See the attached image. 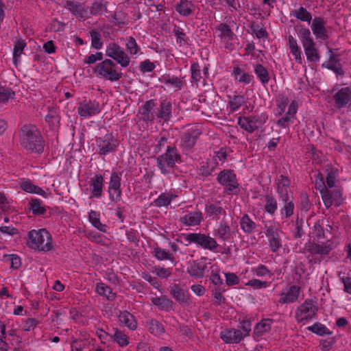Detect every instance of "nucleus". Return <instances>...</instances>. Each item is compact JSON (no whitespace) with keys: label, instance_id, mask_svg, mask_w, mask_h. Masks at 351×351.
Instances as JSON below:
<instances>
[{"label":"nucleus","instance_id":"nucleus-1","mask_svg":"<svg viewBox=\"0 0 351 351\" xmlns=\"http://www.w3.org/2000/svg\"><path fill=\"white\" fill-rule=\"evenodd\" d=\"M21 147L31 154H41L44 152L45 141L40 130L31 123L23 125L19 130Z\"/></svg>","mask_w":351,"mask_h":351},{"label":"nucleus","instance_id":"nucleus-2","mask_svg":"<svg viewBox=\"0 0 351 351\" xmlns=\"http://www.w3.org/2000/svg\"><path fill=\"white\" fill-rule=\"evenodd\" d=\"M27 245L40 252H49L53 249L51 234L45 228L32 230L27 234Z\"/></svg>","mask_w":351,"mask_h":351},{"label":"nucleus","instance_id":"nucleus-3","mask_svg":"<svg viewBox=\"0 0 351 351\" xmlns=\"http://www.w3.org/2000/svg\"><path fill=\"white\" fill-rule=\"evenodd\" d=\"M182 156L176 146H167L166 152L156 158L157 166L161 173H169V168H174L176 163H181Z\"/></svg>","mask_w":351,"mask_h":351},{"label":"nucleus","instance_id":"nucleus-4","mask_svg":"<svg viewBox=\"0 0 351 351\" xmlns=\"http://www.w3.org/2000/svg\"><path fill=\"white\" fill-rule=\"evenodd\" d=\"M299 35L308 61L317 62L320 59L318 49L316 48V43L314 41L310 29L306 27H302L299 30Z\"/></svg>","mask_w":351,"mask_h":351},{"label":"nucleus","instance_id":"nucleus-5","mask_svg":"<svg viewBox=\"0 0 351 351\" xmlns=\"http://www.w3.org/2000/svg\"><path fill=\"white\" fill-rule=\"evenodd\" d=\"M95 71L104 79L110 82L119 81L123 76V73L118 68L117 63L111 59H106L99 63Z\"/></svg>","mask_w":351,"mask_h":351},{"label":"nucleus","instance_id":"nucleus-6","mask_svg":"<svg viewBox=\"0 0 351 351\" xmlns=\"http://www.w3.org/2000/svg\"><path fill=\"white\" fill-rule=\"evenodd\" d=\"M267 119L268 116L266 113L240 116L238 117L237 123L241 129L252 134L261 128L266 123Z\"/></svg>","mask_w":351,"mask_h":351},{"label":"nucleus","instance_id":"nucleus-7","mask_svg":"<svg viewBox=\"0 0 351 351\" xmlns=\"http://www.w3.org/2000/svg\"><path fill=\"white\" fill-rule=\"evenodd\" d=\"M217 182L224 187V193L227 195L237 193L240 184L237 175L232 169H223L221 171L217 177Z\"/></svg>","mask_w":351,"mask_h":351},{"label":"nucleus","instance_id":"nucleus-8","mask_svg":"<svg viewBox=\"0 0 351 351\" xmlns=\"http://www.w3.org/2000/svg\"><path fill=\"white\" fill-rule=\"evenodd\" d=\"M318 310V306L315 304L312 299H306L297 307L295 319L298 323L310 321L316 317Z\"/></svg>","mask_w":351,"mask_h":351},{"label":"nucleus","instance_id":"nucleus-9","mask_svg":"<svg viewBox=\"0 0 351 351\" xmlns=\"http://www.w3.org/2000/svg\"><path fill=\"white\" fill-rule=\"evenodd\" d=\"M119 141L112 133H107L103 137L96 138L97 154L105 156L117 151L119 146Z\"/></svg>","mask_w":351,"mask_h":351},{"label":"nucleus","instance_id":"nucleus-10","mask_svg":"<svg viewBox=\"0 0 351 351\" xmlns=\"http://www.w3.org/2000/svg\"><path fill=\"white\" fill-rule=\"evenodd\" d=\"M106 55L122 67H127L130 63L128 54L116 43H110L107 45Z\"/></svg>","mask_w":351,"mask_h":351},{"label":"nucleus","instance_id":"nucleus-11","mask_svg":"<svg viewBox=\"0 0 351 351\" xmlns=\"http://www.w3.org/2000/svg\"><path fill=\"white\" fill-rule=\"evenodd\" d=\"M185 240L188 241L189 243H195L196 245L210 251H215L218 247V244L216 240L205 234L189 233L185 236Z\"/></svg>","mask_w":351,"mask_h":351},{"label":"nucleus","instance_id":"nucleus-12","mask_svg":"<svg viewBox=\"0 0 351 351\" xmlns=\"http://www.w3.org/2000/svg\"><path fill=\"white\" fill-rule=\"evenodd\" d=\"M101 111V106L96 100H83L80 101L77 107V113L82 118L93 117Z\"/></svg>","mask_w":351,"mask_h":351},{"label":"nucleus","instance_id":"nucleus-13","mask_svg":"<svg viewBox=\"0 0 351 351\" xmlns=\"http://www.w3.org/2000/svg\"><path fill=\"white\" fill-rule=\"evenodd\" d=\"M121 178L117 172H112L108 189L109 199L112 202L117 203L121 199Z\"/></svg>","mask_w":351,"mask_h":351},{"label":"nucleus","instance_id":"nucleus-14","mask_svg":"<svg viewBox=\"0 0 351 351\" xmlns=\"http://www.w3.org/2000/svg\"><path fill=\"white\" fill-rule=\"evenodd\" d=\"M202 132L199 130H188L180 138V147L185 153L189 152L194 147L196 141Z\"/></svg>","mask_w":351,"mask_h":351},{"label":"nucleus","instance_id":"nucleus-15","mask_svg":"<svg viewBox=\"0 0 351 351\" xmlns=\"http://www.w3.org/2000/svg\"><path fill=\"white\" fill-rule=\"evenodd\" d=\"M329 52L330 54L328 60L324 62L322 66L332 71L337 75L343 76L345 71L340 63V54L333 53L331 49H329Z\"/></svg>","mask_w":351,"mask_h":351},{"label":"nucleus","instance_id":"nucleus-16","mask_svg":"<svg viewBox=\"0 0 351 351\" xmlns=\"http://www.w3.org/2000/svg\"><path fill=\"white\" fill-rule=\"evenodd\" d=\"M265 235L268 238L269 246L273 252H276L282 247L279 230L273 226H265Z\"/></svg>","mask_w":351,"mask_h":351},{"label":"nucleus","instance_id":"nucleus-17","mask_svg":"<svg viewBox=\"0 0 351 351\" xmlns=\"http://www.w3.org/2000/svg\"><path fill=\"white\" fill-rule=\"evenodd\" d=\"M326 24V21L323 17L315 16L313 19L311 29L317 39L326 40L328 38Z\"/></svg>","mask_w":351,"mask_h":351},{"label":"nucleus","instance_id":"nucleus-18","mask_svg":"<svg viewBox=\"0 0 351 351\" xmlns=\"http://www.w3.org/2000/svg\"><path fill=\"white\" fill-rule=\"evenodd\" d=\"M169 291L172 297L180 304H187L190 301V294L180 284L169 286Z\"/></svg>","mask_w":351,"mask_h":351},{"label":"nucleus","instance_id":"nucleus-19","mask_svg":"<svg viewBox=\"0 0 351 351\" xmlns=\"http://www.w3.org/2000/svg\"><path fill=\"white\" fill-rule=\"evenodd\" d=\"M221 339L226 343H239L245 337L239 329L226 328L220 332Z\"/></svg>","mask_w":351,"mask_h":351},{"label":"nucleus","instance_id":"nucleus-20","mask_svg":"<svg viewBox=\"0 0 351 351\" xmlns=\"http://www.w3.org/2000/svg\"><path fill=\"white\" fill-rule=\"evenodd\" d=\"M332 248V245L329 244L328 242L323 243L322 245L315 242H308L305 244L304 247V249L308 252L311 253V256L315 254L322 256L328 255Z\"/></svg>","mask_w":351,"mask_h":351},{"label":"nucleus","instance_id":"nucleus-21","mask_svg":"<svg viewBox=\"0 0 351 351\" xmlns=\"http://www.w3.org/2000/svg\"><path fill=\"white\" fill-rule=\"evenodd\" d=\"M104 179L101 174H95L89 180V186L91 191L90 198H100L103 195Z\"/></svg>","mask_w":351,"mask_h":351},{"label":"nucleus","instance_id":"nucleus-22","mask_svg":"<svg viewBox=\"0 0 351 351\" xmlns=\"http://www.w3.org/2000/svg\"><path fill=\"white\" fill-rule=\"evenodd\" d=\"M333 99L338 109L344 108L351 101V88H341L333 95Z\"/></svg>","mask_w":351,"mask_h":351},{"label":"nucleus","instance_id":"nucleus-23","mask_svg":"<svg viewBox=\"0 0 351 351\" xmlns=\"http://www.w3.org/2000/svg\"><path fill=\"white\" fill-rule=\"evenodd\" d=\"M300 293V287L296 285H291L287 292H282L279 299V303H293L298 300Z\"/></svg>","mask_w":351,"mask_h":351},{"label":"nucleus","instance_id":"nucleus-24","mask_svg":"<svg viewBox=\"0 0 351 351\" xmlns=\"http://www.w3.org/2000/svg\"><path fill=\"white\" fill-rule=\"evenodd\" d=\"M176 11L182 16L187 17L192 15L195 9V3L190 0H180L175 6Z\"/></svg>","mask_w":351,"mask_h":351},{"label":"nucleus","instance_id":"nucleus-25","mask_svg":"<svg viewBox=\"0 0 351 351\" xmlns=\"http://www.w3.org/2000/svg\"><path fill=\"white\" fill-rule=\"evenodd\" d=\"M214 235L222 241H230L233 239V232L230 226L226 221H221L218 228L214 230Z\"/></svg>","mask_w":351,"mask_h":351},{"label":"nucleus","instance_id":"nucleus-26","mask_svg":"<svg viewBox=\"0 0 351 351\" xmlns=\"http://www.w3.org/2000/svg\"><path fill=\"white\" fill-rule=\"evenodd\" d=\"M291 184L290 179L284 175H281L280 178L278 179L276 182L277 185V193L279 195L280 199L285 198L292 195L289 194V186Z\"/></svg>","mask_w":351,"mask_h":351},{"label":"nucleus","instance_id":"nucleus-27","mask_svg":"<svg viewBox=\"0 0 351 351\" xmlns=\"http://www.w3.org/2000/svg\"><path fill=\"white\" fill-rule=\"evenodd\" d=\"M206 268L207 266L205 263L193 261L190 263L187 268V272L192 277L202 278L204 275Z\"/></svg>","mask_w":351,"mask_h":351},{"label":"nucleus","instance_id":"nucleus-28","mask_svg":"<svg viewBox=\"0 0 351 351\" xmlns=\"http://www.w3.org/2000/svg\"><path fill=\"white\" fill-rule=\"evenodd\" d=\"M202 220V213L200 211L191 212L179 219L180 222L187 226L199 225Z\"/></svg>","mask_w":351,"mask_h":351},{"label":"nucleus","instance_id":"nucleus-29","mask_svg":"<svg viewBox=\"0 0 351 351\" xmlns=\"http://www.w3.org/2000/svg\"><path fill=\"white\" fill-rule=\"evenodd\" d=\"M64 8L69 10L73 14L83 17L85 12L84 5L74 0H65Z\"/></svg>","mask_w":351,"mask_h":351},{"label":"nucleus","instance_id":"nucleus-30","mask_svg":"<svg viewBox=\"0 0 351 351\" xmlns=\"http://www.w3.org/2000/svg\"><path fill=\"white\" fill-rule=\"evenodd\" d=\"M171 108L172 105L169 101L164 99L160 102V110L157 114V117L165 122H167L171 117Z\"/></svg>","mask_w":351,"mask_h":351},{"label":"nucleus","instance_id":"nucleus-31","mask_svg":"<svg viewBox=\"0 0 351 351\" xmlns=\"http://www.w3.org/2000/svg\"><path fill=\"white\" fill-rule=\"evenodd\" d=\"M95 291L99 295L106 297L109 301H113L117 298V294L112 291L110 287L104 282L97 283Z\"/></svg>","mask_w":351,"mask_h":351},{"label":"nucleus","instance_id":"nucleus-32","mask_svg":"<svg viewBox=\"0 0 351 351\" xmlns=\"http://www.w3.org/2000/svg\"><path fill=\"white\" fill-rule=\"evenodd\" d=\"M119 320L122 324L131 330H134L137 327L134 317L127 311L120 312Z\"/></svg>","mask_w":351,"mask_h":351},{"label":"nucleus","instance_id":"nucleus-33","mask_svg":"<svg viewBox=\"0 0 351 351\" xmlns=\"http://www.w3.org/2000/svg\"><path fill=\"white\" fill-rule=\"evenodd\" d=\"M152 302L160 309L166 311H169L172 309L173 305V302L171 299L168 298L166 295L153 298L152 299Z\"/></svg>","mask_w":351,"mask_h":351},{"label":"nucleus","instance_id":"nucleus-34","mask_svg":"<svg viewBox=\"0 0 351 351\" xmlns=\"http://www.w3.org/2000/svg\"><path fill=\"white\" fill-rule=\"evenodd\" d=\"M21 188L25 192L40 195L44 197H47L46 192L38 186L34 184L30 180H27L21 183Z\"/></svg>","mask_w":351,"mask_h":351},{"label":"nucleus","instance_id":"nucleus-35","mask_svg":"<svg viewBox=\"0 0 351 351\" xmlns=\"http://www.w3.org/2000/svg\"><path fill=\"white\" fill-rule=\"evenodd\" d=\"M239 223L241 229L247 234H250L256 227L255 222L251 219L247 214H244L241 217Z\"/></svg>","mask_w":351,"mask_h":351},{"label":"nucleus","instance_id":"nucleus-36","mask_svg":"<svg viewBox=\"0 0 351 351\" xmlns=\"http://www.w3.org/2000/svg\"><path fill=\"white\" fill-rule=\"evenodd\" d=\"M100 214L95 210H90L88 213V219L90 223L98 230L106 233L107 226L101 223L99 219Z\"/></svg>","mask_w":351,"mask_h":351},{"label":"nucleus","instance_id":"nucleus-37","mask_svg":"<svg viewBox=\"0 0 351 351\" xmlns=\"http://www.w3.org/2000/svg\"><path fill=\"white\" fill-rule=\"evenodd\" d=\"M284 202V206L281 210L282 215L285 216V218H289L294 213L295 205L293 203V197H290L280 199Z\"/></svg>","mask_w":351,"mask_h":351},{"label":"nucleus","instance_id":"nucleus-38","mask_svg":"<svg viewBox=\"0 0 351 351\" xmlns=\"http://www.w3.org/2000/svg\"><path fill=\"white\" fill-rule=\"evenodd\" d=\"M273 323L271 319H263L254 327V333L257 337L262 336L264 333L271 330V325Z\"/></svg>","mask_w":351,"mask_h":351},{"label":"nucleus","instance_id":"nucleus-39","mask_svg":"<svg viewBox=\"0 0 351 351\" xmlns=\"http://www.w3.org/2000/svg\"><path fill=\"white\" fill-rule=\"evenodd\" d=\"M15 91L8 86H0V104H7L10 100L15 99Z\"/></svg>","mask_w":351,"mask_h":351},{"label":"nucleus","instance_id":"nucleus-40","mask_svg":"<svg viewBox=\"0 0 351 351\" xmlns=\"http://www.w3.org/2000/svg\"><path fill=\"white\" fill-rule=\"evenodd\" d=\"M217 29L220 32L219 36L221 38L222 41L228 42L233 39L234 34L227 23H220Z\"/></svg>","mask_w":351,"mask_h":351},{"label":"nucleus","instance_id":"nucleus-41","mask_svg":"<svg viewBox=\"0 0 351 351\" xmlns=\"http://www.w3.org/2000/svg\"><path fill=\"white\" fill-rule=\"evenodd\" d=\"M176 197V195H172L171 193H162L153 202L152 205L158 208L167 206Z\"/></svg>","mask_w":351,"mask_h":351},{"label":"nucleus","instance_id":"nucleus-42","mask_svg":"<svg viewBox=\"0 0 351 351\" xmlns=\"http://www.w3.org/2000/svg\"><path fill=\"white\" fill-rule=\"evenodd\" d=\"M205 211L210 216H214L216 219H218L221 215H226V210L221 206L213 203L206 204Z\"/></svg>","mask_w":351,"mask_h":351},{"label":"nucleus","instance_id":"nucleus-43","mask_svg":"<svg viewBox=\"0 0 351 351\" xmlns=\"http://www.w3.org/2000/svg\"><path fill=\"white\" fill-rule=\"evenodd\" d=\"M320 187H317L322 195V198L325 206L328 208L333 204V198L331 192L327 189L324 182H322Z\"/></svg>","mask_w":351,"mask_h":351},{"label":"nucleus","instance_id":"nucleus-44","mask_svg":"<svg viewBox=\"0 0 351 351\" xmlns=\"http://www.w3.org/2000/svg\"><path fill=\"white\" fill-rule=\"evenodd\" d=\"M43 202L37 198H32L29 202V209L34 215H43L47 212L46 208L42 206Z\"/></svg>","mask_w":351,"mask_h":351},{"label":"nucleus","instance_id":"nucleus-45","mask_svg":"<svg viewBox=\"0 0 351 351\" xmlns=\"http://www.w3.org/2000/svg\"><path fill=\"white\" fill-rule=\"evenodd\" d=\"M160 80L165 84H171L173 87L177 88L178 90H181L184 85V81L180 78L176 76H170L169 75H162Z\"/></svg>","mask_w":351,"mask_h":351},{"label":"nucleus","instance_id":"nucleus-46","mask_svg":"<svg viewBox=\"0 0 351 351\" xmlns=\"http://www.w3.org/2000/svg\"><path fill=\"white\" fill-rule=\"evenodd\" d=\"M254 72L263 84H266L270 80V76L267 69L261 64H256Z\"/></svg>","mask_w":351,"mask_h":351},{"label":"nucleus","instance_id":"nucleus-47","mask_svg":"<svg viewBox=\"0 0 351 351\" xmlns=\"http://www.w3.org/2000/svg\"><path fill=\"white\" fill-rule=\"evenodd\" d=\"M125 41L126 51L130 56H135L140 51L141 48L133 36L126 37Z\"/></svg>","mask_w":351,"mask_h":351},{"label":"nucleus","instance_id":"nucleus-48","mask_svg":"<svg viewBox=\"0 0 351 351\" xmlns=\"http://www.w3.org/2000/svg\"><path fill=\"white\" fill-rule=\"evenodd\" d=\"M307 330L319 336L330 335L332 333L331 330L320 322L314 323L312 326L307 327Z\"/></svg>","mask_w":351,"mask_h":351},{"label":"nucleus","instance_id":"nucleus-49","mask_svg":"<svg viewBox=\"0 0 351 351\" xmlns=\"http://www.w3.org/2000/svg\"><path fill=\"white\" fill-rule=\"evenodd\" d=\"M107 1H104L102 0L95 1L90 8V14L94 16L100 15L103 12L107 11Z\"/></svg>","mask_w":351,"mask_h":351},{"label":"nucleus","instance_id":"nucleus-50","mask_svg":"<svg viewBox=\"0 0 351 351\" xmlns=\"http://www.w3.org/2000/svg\"><path fill=\"white\" fill-rule=\"evenodd\" d=\"M228 106L232 112L237 110L245 102V99L243 95L228 96Z\"/></svg>","mask_w":351,"mask_h":351},{"label":"nucleus","instance_id":"nucleus-51","mask_svg":"<svg viewBox=\"0 0 351 351\" xmlns=\"http://www.w3.org/2000/svg\"><path fill=\"white\" fill-rule=\"evenodd\" d=\"M293 16L297 19L310 23L312 20V15L305 8L300 6L298 10L293 12Z\"/></svg>","mask_w":351,"mask_h":351},{"label":"nucleus","instance_id":"nucleus-52","mask_svg":"<svg viewBox=\"0 0 351 351\" xmlns=\"http://www.w3.org/2000/svg\"><path fill=\"white\" fill-rule=\"evenodd\" d=\"M173 33L176 37V43L180 46L189 45V38L186 36L183 29L179 26H174Z\"/></svg>","mask_w":351,"mask_h":351},{"label":"nucleus","instance_id":"nucleus-53","mask_svg":"<svg viewBox=\"0 0 351 351\" xmlns=\"http://www.w3.org/2000/svg\"><path fill=\"white\" fill-rule=\"evenodd\" d=\"M214 169L215 167L210 161H203L197 169V173L202 177H208L212 174Z\"/></svg>","mask_w":351,"mask_h":351},{"label":"nucleus","instance_id":"nucleus-54","mask_svg":"<svg viewBox=\"0 0 351 351\" xmlns=\"http://www.w3.org/2000/svg\"><path fill=\"white\" fill-rule=\"evenodd\" d=\"M265 210L267 213L274 215L277 210V201L271 195H266L265 197Z\"/></svg>","mask_w":351,"mask_h":351},{"label":"nucleus","instance_id":"nucleus-55","mask_svg":"<svg viewBox=\"0 0 351 351\" xmlns=\"http://www.w3.org/2000/svg\"><path fill=\"white\" fill-rule=\"evenodd\" d=\"M26 46V43L23 39L18 40L14 46L13 50V60L14 64H16L19 60L21 53Z\"/></svg>","mask_w":351,"mask_h":351},{"label":"nucleus","instance_id":"nucleus-56","mask_svg":"<svg viewBox=\"0 0 351 351\" xmlns=\"http://www.w3.org/2000/svg\"><path fill=\"white\" fill-rule=\"evenodd\" d=\"M149 330L156 336L161 335L165 331L163 325L156 319L150 320L149 322Z\"/></svg>","mask_w":351,"mask_h":351},{"label":"nucleus","instance_id":"nucleus-57","mask_svg":"<svg viewBox=\"0 0 351 351\" xmlns=\"http://www.w3.org/2000/svg\"><path fill=\"white\" fill-rule=\"evenodd\" d=\"M91 38V46L95 49H100L103 46V41L99 32L97 29H92L90 32Z\"/></svg>","mask_w":351,"mask_h":351},{"label":"nucleus","instance_id":"nucleus-58","mask_svg":"<svg viewBox=\"0 0 351 351\" xmlns=\"http://www.w3.org/2000/svg\"><path fill=\"white\" fill-rule=\"evenodd\" d=\"M191 80L192 83L197 84L202 79L200 66L198 62H193L191 65Z\"/></svg>","mask_w":351,"mask_h":351},{"label":"nucleus","instance_id":"nucleus-59","mask_svg":"<svg viewBox=\"0 0 351 351\" xmlns=\"http://www.w3.org/2000/svg\"><path fill=\"white\" fill-rule=\"evenodd\" d=\"M225 291V289L221 287H215L213 291V295L214 298L213 304L217 306H221L222 304L226 302V298L222 295V293Z\"/></svg>","mask_w":351,"mask_h":351},{"label":"nucleus","instance_id":"nucleus-60","mask_svg":"<svg viewBox=\"0 0 351 351\" xmlns=\"http://www.w3.org/2000/svg\"><path fill=\"white\" fill-rule=\"evenodd\" d=\"M154 255L159 261L169 260L173 261V256L172 254L162 249L160 247H156L154 249Z\"/></svg>","mask_w":351,"mask_h":351},{"label":"nucleus","instance_id":"nucleus-61","mask_svg":"<svg viewBox=\"0 0 351 351\" xmlns=\"http://www.w3.org/2000/svg\"><path fill=\"white\" fill-rule=\"evenodd\" d=\"M113 341L117 342L120 346H126L128 343V336L121 330H116L114 334L112 336Z\"/></svg>","mask_w":351,"mask_h":351},{"label":"nucleus","instance_id":"nucleus-62","mask_svg":"<svg viewBox=\"0 0 351 351\" xmlns=\"http://www.w3.org/2000/svg\"><path fill=\"white\" fill-rule=\"evenodd\" d=\"M113 20L114 24L120 28H122L128 22L127 14L122 12H116L113 16Z\"/></svg>","mask_w":351,"mask_h":351},{"label":"nucleus","instance_id":"nucleus-63","mask_svg":"<svg viewBox=\"0 0 351 351\" xmlns=\"http://www.w3.org/2000/svg\"><path fill=\"white\" fill-rule=\"evenodd\" d=\"M300 209L307 212L311 207L308 195L306 193H301L300 195Z\"/></svg>","mask_w":351,"mask_h":351},{"label":"nucleus","instance_id":"nucleus-64","mask_svg":"<svg viewBox=\"0 0 351 351\" xmlns=\"http://www.w3.org/2000/svg\"><path fill=\"white\" fill-rule=\"evenodd\" d=\"M239 323L241 325L243 335H245V337L249 336L252 329L251 319L245 317L242 319H240Z\"/></svg>","mask_w":351,"mask_h":351}]
</instances>
